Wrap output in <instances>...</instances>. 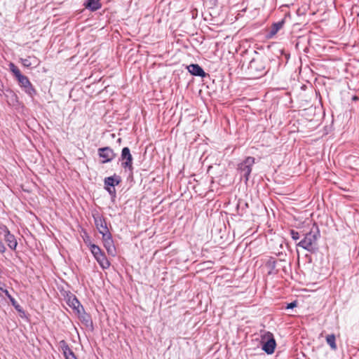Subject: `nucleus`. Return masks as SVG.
<instances>
[{
	"label": "nucleus",
	"mask_w": 359,
	"mask_h": 359,
	"mask_svg": "<svg viewBox=\"0 0 359 359\" xmlns=\"http://www.w3.org/2000/svg\"><path fill=\"white\" fill-rule=\"evenodd\" d=\"M318 91L315 90V93H316V95H317V94H318Z\"/></svg>",
	"instance_id": "473e14b6"
},
{
	"label": "nucleus",
	"mask_w": 359,
	"mask_h": 359,
	"mask_svg": "<svg viewBox=\"0 0 359 359\" xmlns=\"http://www.w3.org/2000/svg\"><path fill=\"white\" fill-rule=\"evenodd\" d=\"M59 345L62 351L65 359H77L76 355L69 348L66 341L61 340L59 343Z\"/></svg>",
	"instance_id": "9b49d317"
},
{
	"label": "nucleus",
	"mask_w": 359,
	"mask_h": 359,
	"mask_svg": "<svg viewBox=\"0 0 359 359\" xmlns=\"http://www.w3.org/2000/svg\"><path fill=\"white\" fill-rule=\"evenodd\" d=\"M121 177L119 175L114 174L113 176L105 177L104 180V187H115V186L120 184Z\"/></svg>",
	"instance_id": "ddd939ff"
},
{
	"label": "nucleus",
	"mask_w": 359,
	"mask_h": 359,
	"mask_svg": "<svg viewBox=\"0 0 359 359\" xmlns=\"http://www.w3.org/2000/svg\"><path fill=\"white\" fill-rule=\"evenodd\" d=\"M67 303L73 310L76 311V313H80V309L83 307L76 297L73 294L68 297Z\"/></svg>",
	"instance_id": "f8f14e48"
},
{
	"label": "nucleus",
	"mask_w": 359,
	"mask_h": 359,
	"mask_svg": "<svg viewBox=\"0 0 359 359\" xmlns=\"http://www.w3.org/2000/svg\"><path fill=\"white\" fill-rule=\"evenodd\" d=\"M352 100H354V101L358 100V96H356V95H353V96L352 97Z\"/></svg>",
	"instance_id": "7c9ffc66"
},
{
	"label": "nucleus",
	"mask_w": 359,
	"mask_h": 359,
	"mask_svg": "<svg viewBox=\"0 0 359 359\" xmlns=\"http://www.w3.org/2000/svg\"><path fill=\"white\" fill-rule=\"evenodd\" d=\"M102 241L104 247L105 248L107 253L112 257L116 256V250L114 243V241L112 238L111 233L109 232L108 233H103L102 235Z\"/></svg>",
	"instance_id": "1a4fd4ad"
},
{
	"label": "nucleus",
	"mask_w": 359,
	"mask_h": 359,
	"mask_svg": "<svg viewBox=\"0 0 359 359\" xmlns=\"http://www.w3.org/2000/svg\"><path fill=\"white\" fill-rule=\"evenodd\" d=\"M79 315V318L80 320L86 326L92 325L93 321L91 320L90 316L87 313L83 307L80 309V313H77Z\"/></svg>",
	"instance_id": "4468645a"
},
{
	"label": "nucleus",
	"mask_w": 359,
	"mask_h": 359,
	"mask_svg": "<svg viewBox=\"0 0 359 359\" xmlns=\"http://www.w3.org/2000/svg\"><path fill=\"white\" fill-rule=\"evenodd\" d=\"M6 250V248L3 243L2 241L0 239V253H4Z\"/></svg>",
	"instance_id": "c85d7f7f"
},
{
	"label": "nucleus",
	"mask_w": 359,
	"mask_h": 359,
	"mask_svg": "<svg viewBox=\"0 0 359 359\" xmlns=\"http://www.w3.org/2000/svg\"><path fill=\"white\" fill-rule=\"evenodd\" d=\"M119 161H121L122 168L126 170H128L132 174L133 171V158L128 147H126L122 149Z\"/></svg>",
	"instance_id": "39448f33"
},
{
	"label": "nucleus",
	"mask_w": 359,
	"mask_h": 359,
	"mask_svg": "<svg viewBox=\"0 0 359 359\" xmlns=\"http://www.w3.org/2000/svg\"><path fill=\"white\" fill-rule=\"evenodd\" d=\"M22 63L25 67H29L32 65H36L38 61L35 57L29 56L27 58L22 59Z\"/></svg>",
	"instance_id": "412c9836"
},
{
	"label": "nucleus",
	"mask_w": 359,
	"mask_h": 359,
	"mask_svg": "<svg viewBox=\"0 0 359 359\" xmlns=\"http://www.w3.org/2000/svg\"><path fill=\"white\" fill-rule=\"evenodd\" d=\"M17 80L22 88H27L31 86L28 78L24 75L18 77Z\"/></svg>",
	"instance_id": "4be33fe9"
},
{
	"label": "nucleus",
	"mask_w": 359,
	"mask_h": 359,
	"mask_svg": "<svg viewBox=\"0 0 359 359\" xmlns=\"http://www.w3.org/2000/svg\"><path fill=\"white\" fill-rule=\"evenodd\" d=\"M326 341L332 350L337 349L335 336L334 334H328L326 337Z\"/></svg>",
	"instance_id": "5701e85b"
},
{
	"label": "nucleus",
	"mask_w": 359,
	"mask_h": 359,
	"mask_svg": "<svg viewBox=\"0 0 359 359\" xmlns=\"http://www.w3.org/2000/svg\"><path fill=\"white\" fill-rule=\"evenodd\" d=\"M290 235L294 241H297L299 238V233L295 230L292 229L290 231Z\"/></svg>",
	"instance_id": "bb28decb"
},
{
	"label": "nucleus",
	"mask_w": 359,
	"mask_h": 359,
	"mask_svg": "<svg viewBox=\"0 0 359 359\" xmlns=\"http://www.w3.org/2000/svg\"><path fill=\"white\" fill-rule=\"evenodd\" d=\"M255 163V158L252 156L247 157L243 161L238 164V170L245 182L249 180L252 168Z\"/></svg>",
	"instance_id": "20e7f679"
},
{
	"label": "nucleus",
	"mask_w": 359,
	"mask_h": 359,
	"mask_svg": "<svg viewBox=\"0 0 359 359\" xmlns=\"http://www.w3.org/2000/svg\"><path fill=\"white\" fill-rule=\"evenodd\" d=\"M5 286H6L5 283L0 281V291H1L4 293V291L8 290L7 289L5 288Z\"/></svg>",
	"instance_id": "c756f323"
},
{
	"label": "nucleus",
	"mask_w": 359,
	"mask_h": 359,
	"mask_svg": "<svg viewBox=\"0 0 359 359\" xmlns=\"http://www.w3.org/2000/svg\"><path fill=\"white\" fill-rule=\"evenodd\" d=\"M284 24V21H280L276 23H273L271 27V29L267 35L269 39H271L273 37L276 33L283 27Z\"/></svg>",
	"instance_id": "f3484780"
},
{
	"label": "nucleus",
	"mask_w": 359,
	"mask_h": 359,
	"mask_svg": "<svg viewBox=\"0 0 359 359\" xmlns=\"http://www.w3.org/2000/svg\"><path fill=\"white\" fill-rule=\"evenodd\" d=\"M86 8L95 11L101 8L100 0H87L84 4Z\"/></svg>",
	"instance_id": "a211bd4d"
},
{
	"label": "nucleus",
	"mask_w": 359,
	"mask_h": 359,
	"mask_svg": "<svg viewBox=\"0 0 359 359\" xmlns=\"http://www.w3.org/2000/svg\"><path fill=\"white\" fill-rule=\"evenodd\" d=\"M296 306H297V302L294 301V302H292L287 304L285 309H292Z\"/></svg>",
	"instance_id": "cd10ccee"
},
{
	"label": "nucleus",
	"mask_w": 359,
	"mask_h": 359,
	"mask_svg": "<svg viewBox=\"0 0 359 359\" xmlns=\"http://www.w3.org/2000/svg\"><path fill=\"white\" fill-rule=\"evenodd\" d=\"M248 208V203L243 200L239 199L236 205V210L238 215L243 216Z\"/></svg>",
	"instance_id": "aec40b11"
},
{
	"label": "nucleus",
	"mask_w": 359,
	"mask_h": 359,
	"mask_svg": "<svg viewBox=\"0 0 359 359\" xmlns=\"http://www.w3.org/2000/svg\"><path fill=\"white\" fill-rule=\"evenodd\" d=\"M90 250L94 258L102 269H107L110 266V262L107 258L104 252L95 244L89 245Z\"/></svg>",
	"instance_id": "f03ea898"
},
{
	"label": "nucleus",
	"mask_w": 359,
	"mask_h": 359,
	"mask_svg": "<svg viewBox=\"0 0 359 359\" xmlns=\"http://www.w3.org/2000/svg\"><path fill=\"white\" fill-rule=\"evenodd\" d=\"M189 72L194 76H205V72L203 69L197 64H191L187 67Z\"/></svg>",
	"instance_id": "2eb2a0df"
},
{
	"label": "nucleus",
	"mask_w": 359,
	"mask_h": 359,
	"mask_svg": "<svg viewBox=\"0 0 359 359\" xmlns=\"http://www.w3.org/2000/svg\"><path fill=\"white\" fill-rule=\"evenodd\" d=\"M104 189L107 191V192L113 198H116V194L115 187H104Z\"/></svg>",
	"instance_id": "a878e982"
},
{
	"label": "nucleus",
	"mask_w": 359,
	"mask_h": 359,
	"mask_svg": "<svg viewBox=\"0 0 359 359\" xmlns=\"http://www.w3.org/2000/svg\"><path fill=\"white\" fill-rule=\"evenodd\" d=\"M93 217L94 219L95 225L102 236L103 233H109L106 219L102 215H101L99 212H96L93 214Z\"/></svg>",
	"instance_id": "6e6552de"
},
{
	"label": "nucleus",
	"mask_w": 359,
	"mask_h": 359,
	"mask_svg": "<svg viewBox=\"0 0 359 359\" xmlns=\"http://www.w3.org/2000/svg\"><path fill=\"white\" fill-rule=\"evenodd\" d=\"M27 92L29 93L30 96H32V94L31 91H27Z\"/></svg>",
	"instance_id": "2f4dec72"
},
{
	"label": "nucleus",
	"mask_w": 359,
	"mask_h": 359,
	"mask_svg": "<svg viewBox=\"0 0 359 359\" xmlns=\"http://www.w3.org/2000/svg\"><path fill=\"white\" fill-rule=\"evenodd\" d=\"M11 69L13 72V73L14 74V75L16 77V79H18V77H20V76L22 75L21 74L20 69L15 65H14L13 64L11 65Z\"/></svg>",
	"instance_id": "393cba45"
},
{
	"label": "nucleus",
	"mask_w": 359,
	"mask_h": 359,
	"mask_svg": "<svg viewBox=\"0 0 359 359\" xmlns=\"http://www.w3.org/2000/svg\"><path fill=\"white\" fill-rule=\"evenodd\" d=\"M262 348L266 353L271 355L274 353L276 342L271 332H266L262 335Z\"/></svg>",
	"instance_id": "7ed1b4c3"
},
{
	"label": "nucleus",
	"mask_w": 359,
	"mask_h": 359,
	"mask_svg": "<svg viewBox=\"0 0 359 359\" xmlns=\"http://www.w3.org/2000/svg\"><path fill=\"white\" fill-rule=\"evenodd\" d=\"M249 69L253 72L262 74L265 71L266 65L263 59L258 57L250 61Z\"/></svg>",
	"instance_id": "9d476101"
},
{
	"label": "nucleus",
	"mask_w": 359,
	"mask_h": 359,
	"mask_svg": "<svg viewBox=\"0 0 359 359\" xmlns=\"http://www.w3.org/2000/svg\"><path fill=\"white\" fill-rule=\"evenodd\" d=\"M266 266L269 269V275H276L278 271L276 269V261L273 257H270L266 263Z\"/></svg>",
	"instance_id": "dca6fc26"
},
{
	"label": "nucleus",
	"mask_w": 359,
	"mask_h": 359,
	"mask_svg": "<svg viewBox=\"0 0 359 359\" xmlns=\"http://www.w3.org/2000/svg\"><path fill=\"white\" fill-rule=\"evenodd\" d=\"M5 295L8 297V299L10 300L12 306L15 308V309L19 312L24 313V310L22 309V306L17 302V301L10 294L8 290L4 291Z\"/></svg>",
	"instance_id": "6ab92c4d"
},
{
	"label": "nucleus",
	"mask_w": 359,
	"mask_h": 359,
	"mask_svg": "<svg viewBox=\"0 0 359 359\" xmlns=\"http://www.w3.org/2000/svg\"><path fill=\"white\" fill-rule=\"evenodd\" d=\"M98 156L102 160V163L111 162L116 156L114 150L109 147H101L97 149Z\"/></svg>",
	"instance_id": "0eeeda50"
},
{
	"label": "nucleus",
	"mask_w": 359,
	"mask_h": 359,
	"mask_svg": "<svg viewBox=\"0 0 359 359\" xmlns=\"http://www.w3.org/2000/svg\"><path fill=\"white\" fill-rule=\"evenodd\" d=\"M318 236V230H317L316 232L311 231L309 233L304 234V238L301 240L297 244V245L302 248L311 253H314L318 250L316 245Z\"/></svg>",
	"instance_id": "f257e3e1"
},
{
	"label": "nucleus",
	"mask_w": 359,
	"mask_h": 359,
	"mask_svg": "<svg viewBox=\"0 0 359 359\" xmlns=\"http://www.w3.org/2000/svg\"><path fill=\"white\" fill-rule=\"evenodd\" d=\"M0 229L2 231L4 239L7 243L8 248L11 250H15L18 246V241L16 240L15 236L11 233L10 230L8 229L6 226L3 225L2 226L0 227Z\"/></svg>",
	"instance_id": "423d86ee"
},
{
	"label": "nucleus",
	"mask_w": 359,
	"mask_h": 359,
	"mask_svg": "<svg viewBox=\"0 0 359 359\" xmlns=\"http://www.w3.org/2000/svg\"><path fill=\"white\" fill-rule=\"evenodd\" d=\"M7 93H8V94H6V96L7 97L11 96V101L8 100L7 101L8 103L9 104L14 105L15 102H18V97H17V95L15 93V91L11 90V91H7Z\"/></svg>",
	"instance_id": "b1692460"
}]
</instances>
